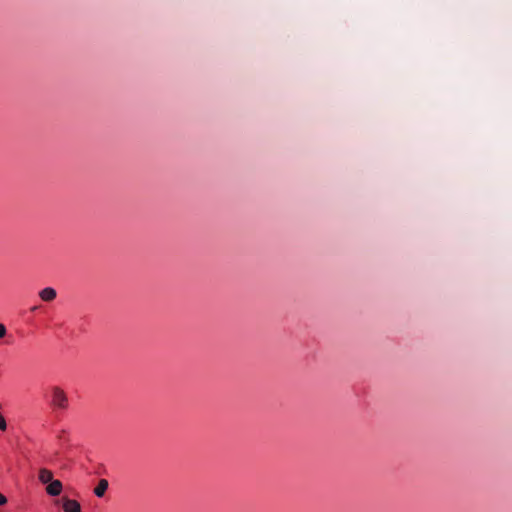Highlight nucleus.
Segmentation results:
<instances>
[{
  "instance_id": "f257e3e1",
  "label": "nucleus",
  "mask_w": 512,
  "mask_h": 512,
  "mask_svg": "<svg viewBox=\"0 0 512 512\" xmlns=\"http://www.w3.org/2000/svg\"><path fill=\"white\" fill-rule=\"evenodd\" d=\"M51 406L58 409H66L68 407V397L65 391L59 386L51 388Z\"/></svg>"
},
{
  "instance_id": "f03ea898",
  "label": "nucleus",
  "mask_w": 512,
  "mask_h": 512,
  "mask_svg": "<svg viewBox=\"0 0 512 512\" xmlns=\"http://www.w3.org/2000/svg\"><path fill=\"white\" fill-rule=\"evenodd\" d=\"M46 491L51 496H58L62 491V483L59 480H52L49 482Z\"/></svg>"
},
{
  "instance_id": "7ed1b4c3",
  "label": "nucleus",
  "mask_w": 512,
  "mask_h": 512,
  "mask_svg": "<svg viewBox=\"0 0 512 512\" xmlns=\"http://www.w3.org/2000/svg\"><path fill=\"white\" fill-rule=\"evenodd\" d=\"M63 510L65 512H81V507L76 500L64 499Z\"/></svg>"
},
{
  "instance_id": "20e7f679",
  "label": "nucleus",
  "mask_w": 512,
  "mask_h": 512,
  "mask_svg": "<svg viewBox=\"0 0 512 512\" xmlns=\"http://www.w3.org/2000/svg\"><path fill=\"white\" fill-rule=\"evenodd\" d=\"M56 290L51 287L44 288L39 292V296L43 301L50 302L56 298Z\"/></svg>"
},
{
  "instance_id": "39448f33",
  "label": "nucleus",
  "mask_w": 512,
  "mask_h": 512,
  "mask_svg": "<svg viewBox=\"0 0 512 512\" xmlns=\"http://www.w3.org/2000/svg\"><path fill=\"white\" fill-rule=\"evenodd\" d=\"M108 488V482L105 479H101L97 485V487L94 489V493L98 497H102L106 490Z\"/></svg>"
},
{
  "instance_id": "423d86ee",
  "label": "nucleus",
  "mask_w": 512,
  "mask_h": 512,
  "mask_svg": "<svg viewBox=\"0 0 512 512\" xmlns=\"http://www.w3.org/2000/svg\"><path fill=\"white\" fill-rule=\"evenodd\" d=\"M52 479H53V474H52L51 471H49V470H47L45 468L40 470V472H39V480L42 483H44V484L49 483V482L52 481Z\"/></svg>"
},
{
  "instance_id": "0eeeda50",
  "label": "nucleus",
  "mask_w": 512,
  "mask_h": 512,
  "mask_svg": "<svg viewBox=\"0 0 512 512\" xmlns=\"http://www.w3.org/2000/svg\"><path fill=\"white\" fill-rule=\"evenodd\" d=\"M6 327L0 323V339L3 338L6 335Z\"/></svg>"
},
{
  "instance_id": "6e6552de",
  "label": "nucleus",
  "mask_w": 512,
  "mask_h": 512,
  "mask_svg": "<svg viewBox=\"0 0 512 512\" xmlns=\"http://www.w3.org/2000/svg\"><path fill=\"white\" fill-rule=\"evenodd\" d=\"M7 503V498L0 493V506L4 505Z\"/></svg>"
}]
</instances>
